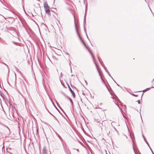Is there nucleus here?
I'll list each match as a JSON object with an SVG mask.
<instances>
[{
  "label": "nucleus",
  "instance_id": "obj_1",
  "mask_svg": "<svg viewBox=\"0 0 154 154\" xmlns=\"http://www.w3.org/2000/svg\"><path fill=\"white\" fill-rule=\"evenodd\" d=\"M43 6L46 13L48 14V15H50L51 14L50 7L48 5L47 2H45L44 3Z\"/></svg>",
  "mask_w": 154,
  "mask_h": 154
},
{
  "label": "nucleus",
  "instance_id": "obj_2",
  "mask_svg": "<svg viewBox=\"0 0 154 154\" xmlns=\"http://www.w3.org/2000/svg\"><path fill=\"white\" fill-rule=\"evenodd\" d=\"M42 154H48V153L47 152V150L45 147H44L42 150Z\"/></svg>",
  "mask_w": 154,
  "mask_h": 154
},
{
  "label": "nucleus",
  "instance_id": "obj_3",
  "mask_svg": "<svg viewBox=\"0 0 154 154\" xmlns=\"http://www.w3.org/2000/svg\"><path fill=\"white\" fill-rule=\"evenodd\" d=\"M69 89L70 92H71V93L72 94V95L73 96L74 98H75V93H74V92L72 90V89L70 87H69Z\"/></svg>",
  "mask_w": 154,
  "mask_h": 154
},
{
  "label": "nucleus",
  "instance_id": "obj_4",
  "mask_svg": "<svg viewBox=\"0 0 154 154\" xmlns=\"http://www.w3.org/2000/svg\"><path fill=\"white\" fill-rule=\"evenodd\" d=\"M152 82L153 84H154V79L153 80Z\"/></svg>",
  "mask_w": 154,
  "mask_h": 154
},
{
  "label": "nucleus",
  "instance_id": "obj_5",
  "mask_svg": "<svg viewBox=\"0 0 154 154\" xmlns=\"http://www.w3.org/2000/svg\"><path fill=\"white\" fill-rule=\"evenodd\" d=\"M138 101V103H140V101Z\"/></svg>",
  "mask_w": 154,
  "mask_h": 154
},
{
  "label": "nucleus",
  "instance_id": "obj_6",
  "mask_svg": "<svg viewBox=\"0 0 154 154\" xmlns=\"http://www.w3.org/2000/svg\"><path fill=\"white\" fill-rule=\"evenodd\" d=\"M70 100L71 102L72 103V100H71V99H70Z\"/></svg>",
  "mask_w": 154,
  "mask_h": 154
},
{
  "label": "nucleus",
  "instance_id": "obj_7",
  "mask_svg": "<svg viewBox=\"0 0 154 154\" xmlns=\"http://www.w3.org/2000/svg\"><path fill=\"white\" fill-rule=\"evenodd\" d=\"M79 37H80V38H81L80 37V36H79Z\"/></svg>",
  "mask_w": 154,
  "mask_h": 154
}]
</instances>
